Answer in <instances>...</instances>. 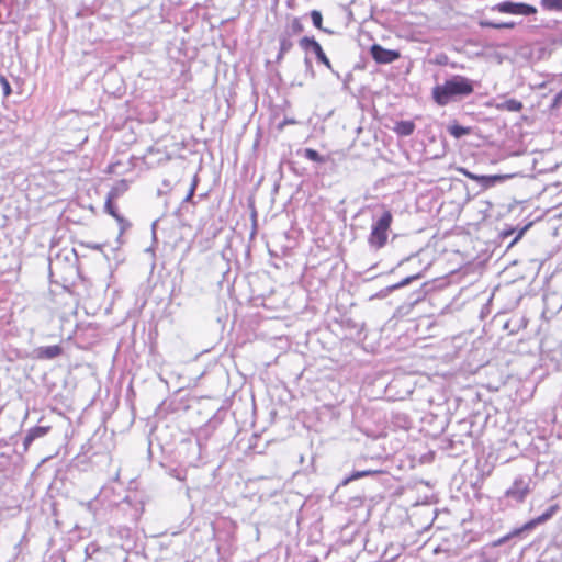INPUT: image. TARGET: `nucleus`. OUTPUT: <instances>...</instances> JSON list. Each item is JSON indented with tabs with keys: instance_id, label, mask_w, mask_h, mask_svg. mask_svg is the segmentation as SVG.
I'll return each mask as SVG.
<instances>
[{
	"instance_id": "f257e3e1",
	"label": "nucleus",
	"mask_w": 562,
	"mask_h": 562,
	"mask_svg": "<svg viewBox=\"0 0 562 562\" xmlns=\"http://www.w3.org/2000/svg\"><path fill=\"white\" fill-rule=\"evenodd\" d=\"M475 82L461 75H452L441 85H436L431 89V98L439 106H446L450 103L460 102L474 92Z\"/></svg>"
},
{
	"instance_id": "f03ea898",
	"label": "nucleus",
	"mask_w": 562,
	"mask_h": 562,
	"mask_svg": "<svg viewBox=\"0 0 562 562\" xmlns=\"http://www.w3.org/2000/svg\"><path fill=\"white\" fill-rule=\"evenodd\" d=\"M393 221V215L385 210L382 215L372 224L368 244L373 249H381L387 241V232Z\"/></svg>"
},
{
	"instance_id": "7ed1b4c3",
	"label": "nucleus",
	"mask_w": 562,
	"mask_h": 562,
	"mask_svg": "<svg viewBox=\"0 0 562 562\" xmlns=\"http://www.w3.org/2000/svg\"><path fill=\"white\" fill-rule=\"evenodd\" d=\"M557 510H558V505H551L549 508L546 509V512L542 515L529 520L521 527L515 528L507 535L497 539L494 542V546H502L513 538H520L525 532H529L532 529H535L538 525L544 524L546 521L551 519L553 517V515L557 513Z\"/></svg>"
},
{
	"instance_id": "20e7f679",
	"label": "nucleus",
	"mask_w": 562,
	"mask_h": 562,
	"mask_svg": "<svg viewBox=\"0 0 562 562\" xmlns=\"http://www.w3.org/2000/svg\"><path fill=\"white\" fill-rule=\"evenodd\" d=\"M531 477L528 475L516 476L513 484L505 491L504 497L516 504L524 503L531 493Z\"/></svg>"
},
{
	"instance_id": "39448f33",
	"label": "nucleus",
	"mask_w": 562,
	"mask_h": 562,
	"mask_svg": "<svg viewBox=\"0 0 562 562\" xmlns=\"http://www.w3.org/2000/svg\"><path fill=\"white\" fill-rule=\"evenodd\" d=\"M491 11H496L504 14L525 15L529 16L537 13V9L528 3L503 1L490 8Z\"/></svg>"
},
{
	"instance_id": "423d86ee",
	"label": "nucleus",
	"mask_w": 562,
	"mask_h": 562,
	"mask_svg": "<svg viewBox=\"0 0 562 562\" xmlns=\"http://www.w3.org/2000/svg\"><path fill=\"white\" fill-rule=\"evenodd\" d=\"M299 45L305 52H313L319 64H323L326 68L333 71L331 63L324 53L321 44L313 36H303L299 41Z\"/></svg>"
},
{
	"instance_id": "0eeeda50",
	"label": "nucleus",
	"mask_w": 562,
	"mask_h": 562,
	"mask_svg": "<svg viewBox=\"0 0 562 562\" xmlns=\"http://www.w3.org/2000/svg\"><path fill=\"white\" fill-rule=\"evenodd\" d=\"M370 54L378 64H391L401 57V53L396 49L384 48L380 44H373L370 47Z\"/></svg>"
},
{
	"instance_id": "6e6552de",
	"label": "nucleus",
	"mask_w": 562,
	"mask_h": 562,
	"mask_svg": "<svg viewBox=\"0 0 562 562\" xmlns=\"http://www.w3.org/2000/svg\"><path fill=\"white\" fill-rule=\"evenodd\" d=\"M114 199H110L106 196L105 204H104V211L109 213L111 216H113L119 225H120V236L131 227V223L124 218L121 214H119L116 206L113 203Z\"/></svg>"
},
{
	"instance_id": "1a4fd4ad",
	"label": "nucleus",
	"mask_w": 562,
	"mask_h": 562,
	"mask_svg": "<svg viewBox=\"0 0 562 562\" xmlns=\"http://www.w3.org/2000/svg\"><path fill=\"white\" fill-rule=\"evenodd\" d=\"M50 430V426H35L27 430L23 439L24 451H27L30 446L38 438L46 436Z\"/></svg>"
},
{
	"instance_id": "9d476101",
	"label": "nucleus",
	"mask_w": 562,
	"mask_h": 562,
	"mask_svg": "<svg viewBox=\"0 0 562 562\" xmlns=\"http://www.w3.org/2000/svg\"><path fill=\"white\" fill-rule=\"evenodd\" d=\"M37 359H54L63 353L59 345L38 347L34 350Z\"/></svg>"
},
{
	"instance_id": "9b49d317",
	"label": "nucleus",
	"mask_w": 562,
	"mask_h": 562,
	"mask_svg": "<svg viewBox=\"0 0 562 562\" xmlns=\"http://www.w3.org/2000/svg\"><path fill=\"white\" fill-rule=\"evenodd\" d=\"M526 326L527 319L524 316L515 315L504 323L503 329L507 330L509 335H514Z\"/></svg>"
},
{
	"instance_id": "f8f14e48",
	"label": "nucleus",
	"mask_w": 562,
	"mask_h": 562,
	"mask_svg": "<svg viewBox=\"0 0 562 562\" xmlns=\"http://www.w3.org/2000/svg\"><path fill=\"white\" fill-rule=\"evenodd\" d=\"M509 175H481L479 179V184L483 189H490L495 187L497 183H502L507 180Z\"/></svg>"
},
{
	"instance_id": "ddd939ff",
	"label": "nucleus",
	"mask_w": 562,
	"mask_h": 562,
	"mask_svg": "<svg viewBox=\"0 0 562 562\" xmlns=\"http://www.w3.org/2000/svg\"><path fill=\"white\" fill-rule=\"evenodd\" d=\"M382 473H383V471H381V470H372V469L353 471L349 476H347L342 480L341 485H347L351 481H355V480H358L361 477H366V476H378Z\"/></svg>"
},
{
	"instance_id": "4468645a",
	"label": "nucleus",
	"mask_w": 562,
	"mask_h": 562,
	"mask_svg": "<svg viewBox=\"0 0 562 562\" xmlns=\"http://www.w3.org/2000/svg\"><path fill=\"white\" fill-rule=\"evenodd\" d=\"M495 108L501 111L519 112L524 105L519 100L508 99L495 104Z\"/></svg>"
},
{
	"instance_id": "2eb2a0df",
	"label": "nucleus",
	"mask_w": 562,
	"mask_h": 562,
	"mask_svg": "<svg viewBox=\"0 0 562 562\" xmlns=\"http://www.w3.org/2000/svg\"><path fill=\"white\" fill-rule=\"evenodd\" d=\"M393 130L398 136H411L415 131V124L413 121H400Z\"/></svg>"
},
{
	"instance_id": "dca6fc26",
	"label": "nucleus",
	"mask_w": 562,
	"mask_h": 562,
	"mask_svg": "<svg viewBox=\"0 0 562 562\" xmlns=\"http://www.w3.org/2000/svg\"><path fill=\"white\" fill-rule=\"evenodd\" d=\"M447 131L449 132V134L451 136H453L457 139H459L465 135H469L472 132L471 127L462 126V125L458 124L457 122H453L452 124H450L447 127Z\"/></svg>"
},
{
	"instance_id": "f3484780",
	"label": "nucleus",
	"mask_w": 562,
	"mask_h": 562,
	"mask_svg": "<svg viewBox=\"0 0 562 562\" xmlns=\"http://www.w3.org/2000/svg\"><path fill=\"white\" fill-rule=\"evenodd\" d=\"M477 24L481 27H490V29H496V30L514 29L516 26V23L514 21L496 23V22H492V21H488V20H485V19H480Z\"/></svg>"
},
{
	"instance_id": "a211bd4d",
	"label": "nucleus",
	"mask_w": 562,
	"mask_h": 562,
	"mask_svg": "<svg viewBox=\"0 0 562 562\" xmlns=\"http://www.w3.org/2000/svg\"><path fill=\"white\" fill-rule=\"evenodd\" d=\"M304 31V26L300 18H293L292 21L286 25L282 33H288L289 36H295Z\"/></svg>"
},
{
	"instance_id": "6ab92c4d",
	"label": "nucleus",
	"mask_w": 562,
	"mask_h": 562,
	"mask_svg": "<svg viewBox=\"0 0 562 562\" xmlns=\"http://www.w3.org/2000/svg\"><path fill=\"white\" fill-rule=\"evenodd\" d=\"M127 189L128 183L123 179L108 192L106 196L115 200L120 198Z\"/></svg>"
},
{
	"instance_id": "aec40b11",
	"label": "nucleus",
	"mask_w": 562,
	"mask_h": 562,
	"mask_svg": "<svg viewBox=\"0 0 562 562\" xmlns=\"http://www.w3.org/2000/svg\"><path fill=\"white\" fill-rule=\"evenodd\" d=\"M293 41L288 33H281L279 35V49L281 53H289L293 48Z\"/></svg>"
},
{
	"instance_id": "412c9836",
	"label": "nucleus",
	"mask_w": 562,
	"mask_h": 562,
	"mask_svg": "<svg viewBox=\"0 0 562 562\" xmlns=\"http://www.w3.org/2000/svg\"><path fill=\"white\" fill-rule=\"evenodd\" d=\"M540 5L546 11L562 12V0H541Z\"/></svg>"
},
{
	"instance_id": "4be33fe9",
	"label": "nucleus",
	"mask_w": 562,
	"mask_h": 562,
	"mask_svg": "<svg viewBox=\"0 0 562 562\" xmlns=\"http://www.w3.org/2000/svg\"><path fill=\"white\" fill-rule=\"evenodd\" d=\"M303 156L311 160V161H315V162H318V164H323L326 161V158L324 156H322L317 150L313 149V148H305L303 150Z\"/></svg>"
},
{
	"instance_id": "5701e85b",
	"label": "nucleus",
	"mask_w": 562,
	"mask_h": 562,
	"mask_svg": "<svg viewBox=\"0 0 562 562\" xmlns=\"http://www.w3.org/2000/svg\"><path fill=\"white\" fill-rule=\"evenodd\" d=\"M422 278V274L420 273H416V274H413V276H408L406 278H404L402 281L395 283V284H392L390 286H387V291L389 292H393L397 289H401L407 284H409L411 282H413L414 280H418Z\"/></svg>"
},
{
	"instance_id": "b1692460",
	"label": "nucleus",
	"mask_w": 562,
	"mask_h": 562,
	"mask_svg": "<svg viewBox=\"0 0 562 562\" xmlns=\"http://www.w3.org/2000/svg\"><path fill=\"white\" fill-rule=\"evenodd\" d=\"M310 15H311L313 25L316 29L321 30L323 27V15H322V12L318 11V10H312Z\"/></svg>"
},
{
	"instance_id": "393cba45",
	"label": "nucleus",
	"mask_w": 562,
	"mask_h": 562,
	"mask_svg": "<svg viewBox=\"0 0 562 562\" xmlns=\"http://www.w3.org/2000/svg\"><path fill=\"white\" fill-rule=\"evenodd\" d=\"M198 181H199V179H198V176L195 175V176L193 177V180H192L191 187H190V189H189V191H188L187 195H186V196H184V199H183V202H191V200H192V198H193V195H194V192H195L196 186H198Z\"/></svg>"
},
{
	"instance_id": "a878e982",
	"label": "nucleus",
	"mask_w": 562,
	"mask_h": 562,
	"mask_svg": "<svg viewBox=\"0 0 562 562\" xmlns=\"http://www.w3.org/2000/svg\"><path fill=\"white\" fill-rule=\"evenodd\" d=\"M0 86L2 88V91H3V94L5 97L10 95L11 94V86H10V82L8 81V79L0 75Z\"/></svg>"
},
{
	"instance_id": "bb28decb",
	"label": "nucleus",
	"mask_w": 562,
	"mask_h": 562,
	"mask_svg": "<svg viewBox=\"0 0 562 562\" xmlns=\"http://www.w3.org/2000/svg\"><path fill=\"white\" fill-rule=\"evenodd\" d=\"M531 226V223H528L527 225H525L524 227H521L516 236L514 237V239L509 243V247H512L513 245H515L524 235L525 233L529 229V227Z\"/></svg>"
},
{
	"instance_id": "cd10ccee",
	"label": "nucleus",
	"mask_w": 562,
	"mask_h": 562,
	"mask_svg": "<svg viewBox=\"0 0 562 562\" xmlns=\"http://www.w3.org/2000/svg\"><path fill=\"white\" fill-rule=\"evenodd\" d=\"M562 104V91H560L559 93L555 94V97L553 98L552 102H551V105H550V109L551 110H558Z\"/></svg>"
},
{
	"instance_id": "c85d7f7f",
	"label": "nucleus",
	"mask_w": 562,
	"mask_h": 562,
	"mask_svg": "<svg viewBox=\"0 0 562 562\" xmlns=\"http://www.w3.org/2000/svg\"><path fill=\"white\" fill-rule=\"evenodd\" d=\"M304 64H305L307 72H310V75H311V78H314L315 72L313 70V65H312L311 59L307 56L304 58Z\"/></svg>"
},
{
	"instance_id": "c756f323",
	"label": "nucleus",
	"mask_w": 562,
	"mask_h": 562,
	"mask_svg": "<svg viewBox=\"0 0 562 562\" xmlns=\"http://www.w3.org/2000/svg\"><path fill=\"white\" fill-rule=\"evenodd\" d=\"M462 173L468 178L479 183V179L481 175L473 173L469 170L463 169Z\"/></svg>"
},
{
	"instance_id": "7c9ffc66",
	"label": "nucleus",
	"mask_w": 562,
	"mask_h": 562,
	"mask_svg": "<svg viewBox=\"0 0 562 562\" xmlns=\"http://www.w3.org/2000/svg\"><path fill=\"white\" fill-rule=\"evenodd\" d=\"M516 233V228L512 227L509 229H504L502 233H501V236L505 239V238H508L509 236H512L513 234Z\"/></svg>"
},
{
	"instance_id": "2f4dec72",
	"label": "nucleus",
	"mask_w": 562,
	"mask_h": 562,
	"mask_svg": "<svg viewBox=\"0 0 562 562\" xmlns=\"http://www.w3.org/2000/svg\"><path fill=\"white\" fill-rule=\"evenodd\" d=\"M435 63L437 65H446L448 63V57L446 55H439L436 57Z\"/></svg>"
},
{
	"instance_id": "473e14b6",
	"label": "nucleus",
	"mask_w": 562,
	"mask_h": 562,
	"mask_svg": "<svg viewBox=\"0 0 562 562\" xmlns=\"http://www.w3.org/2000/svg\"><path fill=\"white\" fill-rule=\"evenodd\" d=\"M345 322H346L347 326H350V327H352V328H355V329H357V330L361 329V326H359L358 324H356V323H355L353 321H351V319H346Z\"/></svg>"
},
{
	"instance_id": "72a5a7b5",
	"label": "nucleus",
	"mask_w": 562,
	"mask_h": 562,
	"mask_svg": "<svg viewBox=\"0 0 562 562\" xmlns=\"http://www.w3.org/2000/svg\"><path fill=\"white\" fill-rule=\"evenodd\" d=\"M293 123H295V121H294V120H288V119H285L283 122H281V123L279 124V128H280V130H282L286 124H293Z\"/></svg>"
},
{
	"instance_id": "f704fd0d",
	"label": "nucleus",
	"mask_w": 562,
	"mask_h": 562,
	"mask_svg": "<svg viewBox=\"0 0 562 562\" xmlns=\"http://www.w3.org/2000/svg\"><path fill=\"white\" fill-rule=\"evenodd\" d=\"M284 56L285 53H281V50L279 49L278 55L276 57V63L280 64L283 60Z\"/></svg>"
},
{
	"instance_id": "c9c22d12",
	"label": "nucleus",
	"mask_w": 562,
	"mask_h": 562,
	"mask_svg": "<svg viewBox=\"0 0 562 562\" xmlns=\"http://www.w3.org/2000/svg\"><path fill=\"white\" fill-rule=\"evenodd\" d=\"M87 247L94 249V250L101 249V245H99V244H88Z\"/></svg>"
},
{
	"instance_id": "e433bc0d",
	"label": "nucleus",
	"mask_w": 562,
	"mask_h": 562,
	"mask_svg": "<svg viewBox=\"0 0 562 562\" xmlns=\"http://www.w3.org/2000/svg\"><path fill=\"white\" fill-rule=\"evenodd\" d=\"M321 31H323V32H325V33H327V34H334V33H335L334 31H331V30H329V29H326V27H324V26L321 29Z\"/></svg>"
},
{
	"instance_id": "4c0bfd02",
	"label": "nucleus",
	"mask_w": 562,
	"mask_h": 562,
	"mask_svg": "<svg viewBox=\"0 0 562 562\" xmlns=\"http://www.w3.org/2000/svg\"><path fill=\"white\" fill-rule=\"evenodd\" d=\"M164 186L169 187L170 186L169 181L165 180Z\"/></svg>"
},
{
	"instance_id": "58836bf2",
	"label": "nucleus",
	"mask_w": 562,
	"mask_h": 562,
	"mask_svg": "<svg viewBox=\"0 0 562 562\" xmlns=\"http://www.w3.org/2000/svg\"><path fill=\"white\" fill-rule=\"evenodd\" d=\"M308 562H319L317 559H314L312 561H308Z\"/></svg>"
},
{
	"instance_id": "ea45409f",
	"label": "nucleus",
	"mask_w": 562,
	"mask_h": 562,
	"mask_svg": "<svg viewBox=\"0 0 562 562\" xmlns=\"http://www.w3.org/2000/svg\"><path fill=\"white\" fill-rule=\"evenodd\" d=\"M561 91H562V89H561Z\"/></svg>"
}]
</instances>
